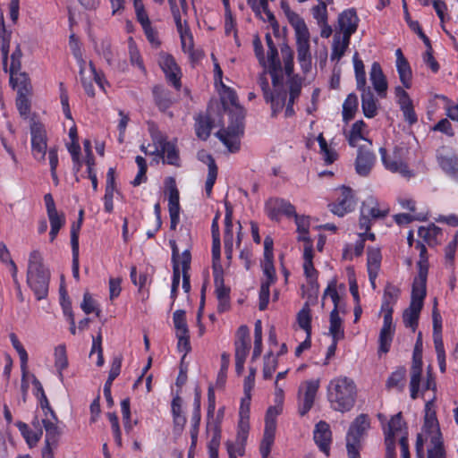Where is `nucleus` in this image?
<instances>
[{
	"instance_id": "obj_1",
	"label": "nucleus",
	"mask_w": 458,
	"mask_h": 458,
	"mask_svg": "<svg viewBox=\"0 0 458 458\" xmlns=\"http://www.w3.org/2000/svg\"><path fill=\"white\" fill-rule=\"evenodd\" d=\"M401 293L399 287L387 284L384 290L381 312L384 315L383 327L378 337V353L389 352L393 341L395 327L393 322L394 305Z\"/></svg>"
},
{
	"instance_id": "obj_2",
	"label": "nucleus",
	"mask_w": 458,
	"mask_h": 458,
	"mask_svg": "<svg viewBox=\"0 0 458 458\" xmlns=\"http://www.w3.org/2000/svg\"><path fill=\"white\" fill-rule=\"evenodd\" d=\"M356 396V384L348 377H336L327 386V400L335 411H349L354 406Z\"/></svg>"
},
{
	"instance_id": "obj_3",
	"label": "nucleus",
	"mask_w": 458,
	"mask_h": 458,
	"mask_svg": "<svg viewBox=\"0 0 458 458\" xmlns=\"http://www.w3.org/2000/svg\"><path fill=\"white\" fill-rule=\"evenodd\" d=\"M50 271L43 263L41 253L35 250L30 253L27 269V284L37 300L45 299L48 293Z\"/></svg>"
},
{
	"instance_id": "obj_4",
	"label": "nucleus",
	"mask_w": 458,
	"mask_h": 458,
	"mask_svg": "<svg viewBox=\"0 0 458 458\" xmlns=\"http://www.w3.org/2000/svg\"><path fill=\"white\" fill-rule=\"evenodd\" d=\"M230 122L226 129L220 130L216 136L230 152L240 149V138L244 132L245 111L242 106L229 111Z\"/></svg>"
},
{
	"instance_id": "obj_5",
	"label": "nucleus",
	"mask_w": 458,
	"mask_h": 458,
	"mask_svg": "<svg viewBox=\"0 0 458 458\" xmlns=\"http://www.w3.org/2000/svg\"><path fill=\"white\" fill-rule=\"evenodd\" d=\"M327 296H329L334 303V309L330 312V326H329V333L333 338V340L339 341L344 337V331L343 327V321L339 316V302L340 296L335 285H328L326 289L323 299Z\"/></svg>"
},
{
	"instance_id": "obj_6",
	"label": "nucleus",
	"mask_w": 458,
	"mask_h": 458,
	"mask_svg": "<svg viewBox=\"0 0 458 458\" xmlns=\"http://www.w3.org/2000/svg\"><path fill=\"white\" fill-rule=\"evenodd\" d=\"M388 208H380L377 199L368 198L361 205L359 227L360 230L369 231L372 222L384 218L388 215Z\"/></svg>"
},
{
	"instance_id": "obj_7",
	"label": "nucleus",
	"mask_w": 458,
	"mask_h": 458,
	"mask_svg": "<svg viewBox=\"0 0 458 458\" xmlns=\"http://www.w3.org/2000/svg\"><path fill=\"white\" fill-rule=\"evenodd\" d=\"M379 153L382 162L387 170L399 173L404 177H411L412 175V173L404 162L405 150L403 148L395 146L391 155H387L385 148H380Z\"/></svg>"
},
{
	"instance_id": "obj_8",
	"label": "nucleus",
	"mask_w": 458,
	"mask_h": 458,
	"mask_svg": "<svg viewBox=\"0 0 458 458\" xmlns=\"http://www.w3.org/2000/svg\"><path fill=\"white\" fill-rule=\"evenodd\" d=\"M31 154L38 162L46 160L47 151V137L44 125L38 122L30 124Z\"/></svg>"
},
{
	"instance_id": "obj_9",
	"label": "nucleus",
	"mask_w": 458,
	"mask_h": 458,
	"mask_svg": "<svg viewBox=\"0 0 458 458\" xmlns=\"http://www.w3.org/2000/svg\"><path fill=\"white\" fill-rule=\"evenodd\" d=\"M265 39L267 46V72L271 75L273 86L276 88L282 86V83H284L282 64L278 57L277 48L274 44L271 35L267 33Z\"/></svg>"
},
{
	"instance_id": "obj_10",
	"label": "nucleus",
	"mask_w": 458,
	"mask_h": 458,
	"mask_svg": "<svg viewBox=\"0 0 458 458\" xmlns=\"http://www.w3.org/2000/svg\"><path fill=\"white\" fill-rule=\"evenodd\" d=\"M297 59L304 73L311 70V54L310 50V32L308 28L295 32Z\"/></svg>"
},
{
	"instance_id": "obj_11",
	"label": "nucleus",
	"mask_w": 458,
	"mask_h": 458,
	"mask_svg": "<svg viewBox=\"0 0 458 458\" xmlns=\"http://www.w3.org/2000/svg\"><path fill=\"white\" fill-rule=\"evenodd\" d=\"M281 54L284 64V71L289 77V93L293 98H299L301 90V81L298 75H293V52L288 45L281 47Z\"/></svg>"
},
{
	"instance_id": "obj_12",
	"label": "nucleus",
	"mask_w": 458,
	"mask_h": 458,
	"mask_svg": "<svg viewBox=\"0 0 458 458\" xmlns=\"http://www.w3.org/2000/svg\"><path fill=\"white\" fill-rule=\"evenodd\" d=\"M165 191L168 192V210L170 229L175 230L180 220L179 191L174 177H167L165 182Z\"/></svg>"
},
{
	"instance_id": "obj_13",
	"label": "nucleus",
	"mask_w": 458,
	"mask_h": 458,
	"mask_svg": "<svg viewBox=\"0 0 458 458\" xmlns=\"http://www.w3.org/2000/svg\"><path fill=\"white\" fill-rule=\"evenodd\" d=\"M355 204L352 190L343 186L340 189V196L336 202L329 204V208L335 215L344 216L346 213L354 209Z\"/></svg>"
},
{
	"instance_id": "obj_14",
	"label": "nucleus",
	"mask_w": 458,
	"mask_h": 458,
	"mask_svg": "<svg viewBox=\"0 0 458 458\" xmlns=\"http://www.w3.org/2000/svg\"><path fill=\"white\" fill-rule=\"evenodd\" d=\"M266 208L268 216L273 220H277L281 215L290 217L296 213L294 206L284 199H270L266 204Z\"/></svg>"
},
{
	"instance_id": "obj_15",
	"label": "nucleus",
	"mask_w": 458,
	"mask_h": 458,
	"mask_svg": "<svg viewBox=\"0 0 458 458\" xmlns=\"http://www.w3.org/2000/svg\"><path fill=\"white\" fill-rule=\"evenodd\" d=\"M369 428V420L368 416L366 414L359 415L349 428L346 437V445L351 444L355 447H359L360 438Z\"/></svg>"
},
{
	"instance_id": "obj_16",
	"label": "nucleus",
	"mask_w": 458,
	"mask_h": 458,
	"mask_svg": "<svg viewBox=\"0 0 458 458\" xmlns=\"http://www.w3.org/2000/svg\"><path fill=\"white\" fill-rule=\"evenodd\" d=\"M359 18L354 9L344 11L338 17V27L343 36L351 38L357 30Z\"/></svg>"
},
{
	"instance_id": "obj_17",
	"label": "nucleus",
	"mask_w": 458,
	"mask_h": 458,
	"mask_svg": "<svg viewBox=\"0 0 458 458\" xmlns=\"http://www.w3.org/2000/svg\"><path fill=\"white\" fill-rule=\"evenodd\" d=\"M318 387V380L305 382V392L303 397H300L299 400V413L301 416L307 414L312 408Z\"/></svg>"
},
{
	"instance_id": "obj_18",
	"label": "nucleus",
	"mask_w": 458,
	"mask_h": 458,
	"mask_svg": "<svg viewBox=\"0 0 458 458\" xmlns=\"http://www.w3.org/2000/svg\"><path fill=\"white\" fill-rule=\"evenodd\" d=\"M375 160L376 157L370 150L360 147L358 149V155L355 161V170L357 174L361 176H367L370 173Z\"/></svg>"
},
{
	"instance_id": "obj_19",
	"label": "nucleus",
	"mask_w": 458,
	"mask_h": 458,
	"mask_svg": "<svg viewBox=\"0 0 458 458\" xmlns=\"http://www.w3.org/2000/svg\"><path fill=\"white\" fill-rule=\"evenodd\" d=\"M421 372H422V359L420 353H417L415 351L412 358V365L411 368V381H410V389H411V399H416L418 397V393L420 390V385L421 380Z\"/></svg>"
},
{
	"instance_id": "obj_20",
	"label": "nucleus",
	"mask_w": 458,
	"mask_h": 458,
	"mask_svg": "<svg viewBox=\"0 0 458 458\" xmlns=\"http://www.w3.org/2000/svg\"><path fill=\"white\" fill-rule=\"evenodd\" d=\"M152 94L156 106L163 113L166 112L176 101L173 93L161 85L154 86Z\"/></svg>"
},
{
	"instance_id": "obj_21",
	"label": "nucleus",
	"mask_w": 458,
	"mask_h": 458,
	"mask_svg": "<svg viewBox=\"0 0 458 458\" xmlns=\"http://www.w3.org/2000/svg\"><path fill=\"white\" fill-rule=\"evenodd\" d=\"M225 252L227 259H231L233 256V207L228 201L225 202Z\"/></svg>"
},
{
	"instance_id": "obj_22",
	"label": "nucleus",
	"mask_w": 458,
	"mask_h": 458,
	"mask_svg": "<svg viewBox=\"0 0 458 458\" xmlns=\"http://www.w3.org/2000/svg\"><path fill=\"white\" fill-rule=\"evenodd\" d=\"M332 433L329 425L326 421H319L314 430V440L319 449L327 455L329 454V445Z\"/></svg>"
},
{
	"instance_id": "obj_23",
	"label": "nucleus",
	"mask_w": 458,
	"mask_h": 458,
	"mask_svg": "<svg viewBox=\"0 0 458 458\" xmlns=\"http://www.w3.org/2000/svg\"><path fill=\"white\" fill-rule=\"evenodd\" d=\"M427 276L424 271L418 272V276L414 278L411 289V303L423 307V301L426 297Z\"/></svg>"
},
{
	"instance_id": "obj_24",
	"label": "nucleus",
	"mask_w": 458,
	"mask_h": 458,
	"mask_svg": "<svg viewBox=\"0 0 458 458\" xmlns=\"http://www.w3.org/2000/svg\"><path fill=\"white\" fill-rule=\"evenodd\" d=\"M369 77L373 88L377 92L378 96L381 98L386 97L387 81L378 63L375 62L372 64Z\"/></svg>"
},
{
	"instance_id": "obj_25",
	"label": "nucleus",
	"mask_w": 458,
	"mask_h": 458,
	"mask_svg": "<svg viewBox=\"0 0 458 458\" xmlns=\"http://www.w3.org/2000/svg\"><path fill=\"white\" fill-rule=\"evenodd\" d=\"M382 256L380 250L377 248H369L368 249V259H367V266H368V273L369 281L373 288L376 287L375 280L377 276L380 263H381Z\"/></svg>"
},
{
	"instance_id": "obj_26",
	"label": "nucleus",
	"mask_w": 458,
	"mask_h": 458,
	"mask_svg": "<svg viewBox=\"0 0 458 458\" xmlns=\"http://www.w3.org/2000/svg\"><path fill=\"white\" fill-rule=\"evenodd\" d=\"M404 422L403 421L401 412L394 415L388 423V430L386 432V453L388 448L392 447L393 453H394V437L403 432V427Z\"/></svg>"
},
{
	"instance_id": "obj_27",
	"label": "nucleus",
	"mask_w": 458,
	"mask_h": 458,
	"mask_svg": "<svg viewBox=\"0 0 458 458\" xmlns=\"http://www.w3.org/2000/svg\"><path fill=\"white\" fill-rule=\"evenodd\" d=\"M437 162L445 174L458 181V157L452 153L438 154Z\"/></svg>"
},
{
	"instance_id": "obj_28",
	"label": "nucleus",
	"mask_w": 458,
	"mask_h": 458,
	"mask_svg": "<svg viewBox=\"0 0 458 458\" xmlns=\"http://www.w3.org/2000/svg\"><path fill=\"white\" fill-rule=\"evenodd\" d=\"M60 436L61 430L58 427L46 432L45 445L41 452L42 458H55L54 451L58 446Z\"/></svg>"
},
{
	"instance_id": "obj_29",
	"label": "nucleus",
	"mask_w": 458,
	"mask_h": 458,
	"mask_svg": "<svg viewBox=\"0 0 458 458\" xmlns=\"http://www.w3.org/2000/svg\"><path fill=\"white\" fill-rule=\"evenodd\" d=\"M361 107L367 118H373L377 114V102L370 88L361 89Z\"/></svg>"
},
{
	"instance_id": "obj_30",
	"label": "nucleus",
	"mask_w": 458,
	"mask_h": 458,
	"mask_svg": "<svg viewBox=\"0 0 458 458\" xmlns=\"http://www.w3.org/2000/svg\"><path fill=\"white\" fill-rule=\"evenodd\" d=\"M11 37L12 31L6 30L4 15L0 13V50L4 69L8 62Z\"/></svg>"
},
{
	"instance_id": "obj_31",
	"label": "nucleus",
	"mask_w": 458,
	"mask_h": 458,
	"mask_svg": "<svg viewBox=\"0 0 458 458\" xmlns=\"http://www.w3.org/2000/svg\"><path fill=\"white\" fill-rule=\"evenodd\" d=\"M122 360L121 358H114L113 360L111 369L109 371L108 378L104 386V395L106 399L107 403L111 406L114 404V400L111 395V387L113 381L119 376L121 372Z\"/></svg>"
},
{
	"instance_id": "obj_32",
	"label": "nucleus",
	"mask_w": 458,
	"mask_h": 458,
	"mask_svg": "<svg viewBox=\"0 0 458 458\" xmlns=\"http://www.w3.org/2000/svg\"><path fill=\"white\" fill-rule=\"evenodd\" d=\"M16 427L30 448L38 445L43 435L42 428H38L37 430L30 429L29 426L22 421H17Z\"/></svg>"
},
{
	"instance_id": "obj_33",
	"label": "nucleus",
	"mask_w": 458,
	"mask_h": 458,
	"mask_svg": "<svg viewBox=\"0 0 458 458\" xmlns=\"http://www.w3.org/2000/svg\"><path fill=\"white\" fill-rule=\"evenodd\" d=\"M10 83L13 89H17V94H30L31 85L25 72L10 73Z\"/></svg>"
},
{
	"instance_id": "obj_34",
	"label": "nucleus",
	"mask_w": 458,
	"mask_h": 458,
	"mask_svg": "<svg viewBox=\"0 0 458 458\" xmlns=\"http://www.w3.org/2000/svg\"><path fill=\"white\" fill-rule=\"evenodd\" d=\"M350 44V38L340 33H335L333 38L331 60L339 61L344 55Z\"/></svg>"
},
{
	"instance_id": "obj_35",
	"label": "nucleus",
	"mask_w": 458,
	"mask_h": 458,
	"mask_svg": "<svg viewBox=\"0 0 458 458\" xmlns=\"http://www.w3.org/2000/svg\"><path fill=\"white\" fill-rule=\"evenodd\" d=\"M406 382V369L404 367H398L394 372L391 373L386 380V387L388 389L395 388L398 391H403Z\"/></svg>"
},
{
	"instance_id": "obj_36",
	"label": "nucleus",
	"mask_w": 458,
	"mask_h": 458,
	"mask_svg": "<svg viewBox=\"0 0 458 458\" xmlns=\"http://www.w3.org/2000/svg\"><path fill=\"white\" fill-rule=\"evenodd\" d=\"M157 152L162 157L165 158L164 162L166 164L176 167L181 166L179 150L174 143L170 142L165 144V147Z\"/></svg>"
},
{
	"instance_id": "obj_37",
	"label": "nucleus",
	"mask_w": 458,
	"mask_h": 458,
	"mask_svg": "<svg viewBox=\"0 0 458 458\" xmlns=\"http://www.w3.org/2000/svg\"><path fill=\"white\" fill-rule=\"evenodd\" d=\"M422 307L415 305L414 303H410L409 308H407L403 314V320L406 327L411 328L414 332L418 327V321L420 318V310Z\"/></svg>"
},
{
	"instance_id": "obj_38",
	"label": "nucleus",
	"mask_w": 458,
	"mask_h": 458,
	"mask_svg": "<svg viewBox=\"0 0 458 458\" xmlns=\"http://www.w3.org/2000/svg\"><path fill=\"white\" fill-rule=\"evenodd\" d=\"M276 94H271L268 96V99H266L267 102L271 104L272 108V115L276 116L284 107L285 100H286V92L283 90V85L279 87H275Z\"/></svg>"
},
{
	"instance_id": "obj_39",
	"label": "nucleus",
	"mask_w": 458,
	"mask_h": 458,
	"mask_svg": "<svg viewBox=\"0 0 458 458\" xmlns=\"http://www.w3.org/2000/svg\"><path fill=\"white\" fill-rule=\"evenodd\" d=\"M281 8L284 11L285 16L287 17L290 24L294 29V31L297 32L301 30L308 28L304 20L296 13L293 12L288 4V3L284 0L281 1Z\"/></svg>"
},
{
	"instance_id": "obj_40",
	"label": "nucleus",
	"mask_w": 458,
	"mask_h": 458,
	"mask_svg": "<svg viewBox=\"0 0 458 458\" xmlns=\"http://www.w3.org/2000/svg\"><path fill=\"white\" fill-rule=\"evenodd\" d=\"M276 428L265 427L263 438L259 446L262 458H267L275 441Z\"/></svg>"
},
{
	"instance_id": "obj_41",
	"label": "nucleus",
	"mask_w": 458,
	"mask_h": 458,
	"mask_svg": "<svg viewBox=\"0 0 458 458\" xmlns=\"http://www.w3.org/2000/svg\"><path fill=\"white\" fill-rule=\"evenodd\" d=\"M353 64L355 70L357 89L361 90L368 89L369 87H366V73L364 70V64L363 62L359 58L358 53H355L353 55Z\"/></svg>"
},
{
	"instance_id": "obj_42",
	"label": "nucleus",
	"mask_w": 458,
	"mask_h": 458,
	"mask_svg": "<svg viewBox=\"0 0 458 458\" xmlns=\"http://www.w3.org/2000/svg\"><path fill=\"white\" fill-rule=\"evenodd\" d=\"M358 107V98L355 94H349L343 105V119L345 122L352 120Z\"/></svg>"
},
{
	"instance_id": "obj_43",
	"label": "nucleus",
	"mask_w": 458,
	"mask_h": 458,
	"mask_svg": "<svg viewBox=\"0 0 458 458\" xmlns=\"http://www.w3.org/2000/svg\"><path fill=\"white\" fill-rule=\"evenodd\" d=\"M10 340L13 344V347L16 350V352L20 357L21 370V372L25 373L26 368L28 366V360H29L28 353L14 333L10 334Z\"/></svg>"
},
{
	"instance_id": "obj_44",
	"label": "nucleus",
	"mask_w": 458,
	"mask_h": 458,
	"mask_svg": "<svg viewBox=\"0 0 458 458\" xmlns=\"http://www.w3.org/2000/svg\"><path fill=\"white\" fill-rule=\"evenodd\" d=\"M212 123L208 116H200L197 120L195 131L199 139L206 140L210 135Z\"/></svg>"
},
{
	"instance_id": "obj_45",
	"label": "nucleus",
	"mask_w": 458,
	"mask_h": 458,
	"mask_svg": "<svg viewBox=\"0 0 458 458\" xmlns=\"http://www.w3.org/2000/svg\"><path fill=\"white\" fill-rule=\"evenodd\" d=\"M216 294L217 299H229L230 289L225 285L223 271L213 272Z\"/></svg>"
},
{
	"instance_id": "obj_46",
	"label": "nucleus",
	"mask_w": 458,
	"mask_h": 458,
	"mask_svg": "<svg viewBox=\"0 0 458 458\" xmlns=\"http://www.w3.org/2000/svg\"><path fill=\"white\" fill-rule=\"evenodd\" d=\"M399 78L403 87L410 89L411 86L412 72L408 61L396 64Z\"/></svg>"
},
{
	"instance_id": "obj_47",
	"label": "nucleus",
	"mask_w": 458,
	"mask_h": 458,
	"mask_svg": "<svg viewBox=\"0 0 458 458\" xmlns=\"http://www.w3.org/2000/svg\"><path fill=\"white\" fill-rule=\"evenodd\" d=\"M95 49L98 55H102L108 65L114 63V53L111 47V42L108 39H101L99 43L95 44Z\"/></svg>"
},
{
	"instance_id": "obj_48",
	"label": "nucleus",
	"mask_w": 458,
	"mask_h": 458,
	"mask_svg": "<svg viewBox=\"0 0 458 458\" xmlns=\"http://www.w3.org/2000/svg\"><path fill=\"white\" fill-rule=\"evenodd\" d=\"M365 126L366 124L362 120L357 121L352 124V129L347 135L348 142L352 147H355L360 140L364 139L362 136V130Z\"/></svg>"
},
{
	"instance_id": "obj_49",
	"label": "nucleus",
	"mask_w": 458,
	"mask_h": 458,
	"mask_svg": "<svg viewBox=\"0 0 458 458\" xmlns=\"http://www.w3.org/2000/svg\"><path fill=\"white\" fill-rule=\"evenodd\" d=\"M262 352V326L261 321L257 320L254 327V349L251 360L258 359Z\"/></svg>"
},
{
	"instance_id": "obj_50",
	"label": "nucleus",
	"mask_w": 458,
	"mask_h": 458,
	"mask_svg": "<svg viewBox=\"0 0 458 458\" xmlns=\"http://www.w3.org/2000/svg\"><path fill=\"white\" fill-rule=\"evenodd\" d=\"M441 233V229L435 225H431L428 227H420L418 234L428 244H431L436 240L438 234Z\"/></svg>"
},
{
	"instance_id": "obj_51",
	"label": "nucleus",
	"mask_w": 458,
	"mask_h": 458,
	"mask_svg": "<svg viewBox=\"0 0 458 458\" xmlns=\"http://www.w3.org/2000/svg\"><path fill=\"white\" fill-rule=\"evenodd\" d=\"M158 63L165 74H168L171 72H179L180 67L175 63L174 58L169 54H161Z\"/></svg>"
},
{
	"instance_id": "obj_52",
	"label": "nucleus",
	"mask_w": 458,
	"mask_h": 458,
	"mask_svg": "<svg viewBox=\"0 0 458 458\" xmlns=\"http://www.w3.org/2000/svg\"><path fill=\"white\" fill-rule=\"evenodd\" d=\"M55 365L60 372L68 367L66 347L64 344L58 345L55 350Z\"/></svg>"
},
{
	"instance_id": "obj_53",
	"label": "nucleus",
	"mask_w": 458,
	"mask_h": 458,
	"mask_svg": "<svg viewBox=\"0 0 458 458\" xmlns=\"http://www.w3.org/2000/svg\"><path fill=\"white\" fill-rule=\"evenodd\" d=\"M283 404L277 403L274 406H270L265 417V427L276 428V417L282 412Z\"/></svg>"
},
{
	"instance_id": "obj_54",
	"label": "nucleus",
	"mask_w": 458,
	"mask_h": 458,
	"mask_svg": "<svg viewBox=\"0 0 458 458\" xmlns=\"http://www.w3.org/2000/svg\"><path fill=\"white\" fill-rule=\"evenodd\" d=\"M149 132L152 141L156 145V150L152 154L159 151L165 144L170 143V141L166 140V137L153 123L150 124Z\"/></svg>"
},
{
	"instance_id": "obj_55",
	"label": "nucleus",
	"mask_w": 458,
	"mask_h": 458,
	"mask_svg": "<svg viewBox=\"0 0 458 458\" xmlns=\"http://www.w3.org/2000/svg\"><path fill=\"white\" fill-rule=\"evenodd\" d=\"M220 237H212V267L213 272L215 271H223L221 263H220Z\"/></svg>"
},
{
	"instance_id": "obj_56",
	"label": "nucleus",
	"mask_w": 458,
	"mask_h": 458,
	"mask_svg": "<svg viewBox=\"0 0 458 458\" xmlns=\"http://www.w3.org/2000/svg\"><path fill=\"white\" fill-rule=\"evenodd\" d=\"M298 323L301 328H302L309 336L311 334V317L310 314V309L308 307H304L298 313Z\"/></svg>"
},
{
	"instance_id": "obj_57",
	"label": "nucleus",
	"mask_w": 458,
	"mask_h": 458,
	"mask_svg": "<svg viewBox=\"0 0 458 458\" xmlns=\"http://www.w3.org/2000/svg\"><path fill=\"white\" fill-rule=\"evenodd\" d=\"M262 268L263 273L267 277V279L265 281H262V283H267L269 284H274L276 282V276L273 259H263Z\"/></svg>"
},
{
	"instance_id": "obj_58",
	"label": "nucleus",
	"mask_w": 458,
	"mask_h": 458,
	"mask_svg": "<svg viewBox=\"0 0 458 458\" xmlns=\"http://www.w3.org/2000/svg\"><path fill=\"white\" fill-rule=\"evenodd\" d=\"M177 30L180 34L181 40H182V47L183 50L186 49V39H189V49L193 48V38L192 35L190 31L189 27L187 26V22L184 21V23L180 22L176 24Z\"/></svg>"
},
{
	"instance_id": "obj_59",
	"label": "nucleus",
	"mask_w": 458,
	"mask_h": 458,
	"mask_svg": "<svg viewBox=\"0 0 458 458\" xmlns=\"http://www.w3.org/2000/svg\"><path fill=\"white\" fill-rule=\"evenodd\" d=\"M173 320L174 324V327L176 329V333H188V326L186 323V316L185 311L182 310H178L174 313Z\"/></svg>"
},
{
	"instance_id": "obj_60",
	"label": "nucleus",
	"mask_w": 458,
	"mask_h": 458,
	"mask_svg": "<svg viewBox=\"0 0 458 458\" xmlns=\"http://www.w3.org/2000/svg\"><path fill=\"white\" fill-rule=\"evenodd\" d=\"M319 3L318 5L312 8L313 17L318 21V23L320 24L327 21V5L330 4L327 0H318Z\"/></svg>"
},
{
	"instance_id": "obj_61",
	"label": "nucleus",
	"mask_w": 458,
	"mask_h": 458,
	"mask_svg": "<svg viewBox=\"0 0 458 458\" xmlns=\"http://www.w3.org/2000/svg\"><path fill=\"white\" fill-rule=\"evenodd\" d=\"M415 248L417 250H419V251H420V260L418 262V267H419L418 272L424 271L426 274H428V265L427 248H426L425 244L422 243L421 242H418L416 243Z\"/></svg>"
},
{
	"instance_id": "obj_62",
	"label": "nucleus",
	"mask_w": 458,
	"mask_h": 458,
	"mask_svg": "<svg viewBox=\"0 0 458 458\" xmlns=\"http://www.w3.org/2000/svg\"><path fill=\"white\" fill-rule=\"evenodd\" d=\"M434 447L428 451V458H445L443 443L437 437L431 439Z\"/></svg>"
},
{
	"instance_id": "obj_63",
	"label": "nucleus",
	"mask_w": 458,
	"mask_h": 458,
	"mask_svg": "<svg viewBox=\"0 0 458 458\" xmlns=\"http://www.w3.org/2000/svg\"><path fill=\"white\" fill-rule=\"evenodd\" d=\"M304 274L308 279L309 284L313 287L318 286L317 278L318 271L314 267L313 261H304L303 263Z\"/></svg>"
},
{
	"instance_id": "obj_64",
	"label": "nucleus",
	"mask_w": 458,
	"mask_h": 458,
	"mask_svg": "<svg viewBox=\"0 0 458 458\" xmlns=\"http://www.w3.org/2000/svg\"><path fill=\"white\" fill-rule=\"evenodd\" d=\"M50 228L61 229L65 225V216L63 212L54 211L47 214Z\"/></svg>"
}]
</instances>
